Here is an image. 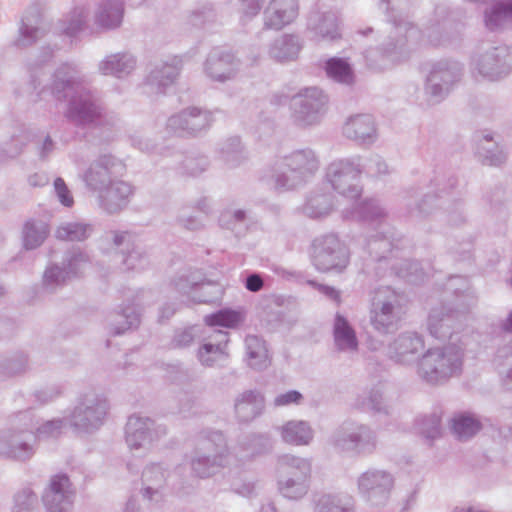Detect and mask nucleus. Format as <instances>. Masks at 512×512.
I'll use <instances>...</instances> for the list:
<instances>
[{
	"instance_id": "1a4fd4ad",
	"label": "nucleus",
	"mask_w": 512,
	"mask_h": 512,
	"mask_svg": "<svg viewBox=\"0 0 512 512\" xmlns=\"http://www.w3.org/2000/svg\"><path fill=\"white\" fill-rule=\"evenodd\" d=\"M297 15L295 0H273L266 10V25L280 29L290 23Z\"/></svg>"
},
{
	"instance_id": "473e14b6",
	"label": "nucleus",
	"mask_w": 512,
	"mask_h": 512,
	"mask_svg": "<svg viewBox=\"0 0 512 512\" xmlns=\"http://www.w3.org/2000/svg\"><path fill=\"white\" fill-rule=\"evenodd\" d=\"M465 221V215L460 205L456 207L454 211L449 214V222L452 225H460Z\"/></svg>"
},
{
	"instance_id": "c756f323",
	"label": "nucleus",
	"mask_w": 512,
	"mask_h": 512,
	"mask_svg": "<svg viewBox=\"0 0 512 512\" xmlns=\"http://www.w3.org/2000/svg\"><path fill=\"white\" fill-rule=\"evenodd\" d=\"M435 196L427 195L417 206V210L420 214L429 213L434 207Z\"/></svg>"
},
{
	"instance_id": "58836bf2",
	"label": "nucleus",
	"mask_w": 512,
	"mask_h": 512,
	"mask_svg": "<svg viewBox=\"0 0 512 512\" xmlns=\"http://www.w3.org/2000/svg\"><path fill=\"white\" fill-rule=\"evenodd\" d=\"M324 34H339L337 32V25L336 24H330V27H327L325 29Z\"/></svg>"
},
{
	"instance_id": "79ce46f5",
	"label": "nucleus",
	"mask_w": 512,
	"mask_h": 512,
	"mask_svg": "<svg viewBox=\"0 0 512 512\" xmlns=\"http://www.w3.org/2000/svg\"><path fill=\"white\" fill-rule=\"evenodd\" d=\"M82 114H84V109L79 111V117L81 118V120L85 121V116Z\"/></svg>"
},
{
	"instance_id": "393cba45",
	"label": "nucleus",
	"mask_w": 512,
	"mask_h": 512,
	"mask_svg": "<svg viewBox=\"0 0 512 512\" xmlns=\"http://www.w3.org/2000/svg\"><path fill=\"white\" fill-rule=\"evenodd\" d=\"M335 340L340 347H342L344 343H350L349 326L341 317H338L335 323Z\"/></svg>"
},
{
	"instance_id": "f8f14e48",
	"label": "nucleus",
	"mask_w": 512,
	"mask_h": 512,
	"mask_svg": "<svg viewBox=\"0 0 512 512\" xmlns=\"http://www.w3.org/2000/svg\"><path fill=\"white\" fill-rule=\"evenodd\" d=\"M451 429L459 440L466 441L482 429V423L475 414L464 412L454 415Z\"/></svg>"
},
{
	"instance_id": "6ab92c4d",
	"label": "nucleus",
	"mask_w": 512,
	"mask_h": 512,
	"mask_svg": "<svg viewBox=\"0 0 512 512\" xmlns=\"http://www.w3.org/2000/svg\"><path fill=\"white\" fill-rule=\"evenodd\" d=\"M375 446L376 439L371 429L362 425L354 431V453H371Z\"/></svg>"
},
{
	"instance_id": "c9c22d12",
	"label": "nucleus",
	"mask_w": 512,
	"mask_h": 512,
	"mask_svg": "<svg viewBox=\"0 0 512 512\" xmlns=\"http://www.w3.org/2000/svg\"><path fill=\"white\" fill-rule=\"evenodd\" d=\"M414 503L415 497L413 494H411L405 499L403 506L400 509V512H407Z\"/></svg>"
},
{
	"instance_id": "6e6552de",
	"label": "nucleus",
	"mask_w": 512,
	"mask_h": 512,
	"mask_svg": "<svg viewBox=\"0 0 512 512\" xmlns=\"http://www.w3.org/2000/svg\"><path fill=\"white\" fill-rule=\"evenodd\" d=\"M425 341L416 332L399 334L387 348V356L396 364L411 366L420 360L424 353Z\"/></svg>"
},
{
	"instance_id": "4468645a",
	"label": "nucleus",
	"mask_w": 512,
	"mask_h": 512,
	"mask_svg": "<svg viewBox=\"0 0 512 512\" xmlns=\"http://www.w3.org/2000/svg\"><path fill=\"white\" fill-rule=\"evenodd\" d=\"M477 152L484 164L498 166L505 162L506 153L493 141L491 134H483Z\"/></svg>"
},
{
	"instance_id": "f03ea898",
	"label": "nucleus",
	"mask_w": 512,
	"mask_h": 512,
	"mask_svg": "<svg viewBox=\"0 0 512 512\" xmlns=\"http://www.w3.org/2000/svg\"><path fill=\"white\" fill-rule=\"evenodd\" d=\"M443 302L431 308L426 322L427 331L437 340L451 339L461 327V318L476 304L468 280L451 276L444 284Z\"/></svg>"
},
{
	"instance_id": "4be33fe9",
	"label": "nucleus",
	"mask_w": 512,
	"mask_h": 512,
	"mask_svg": "<svg viewBox=\"0 0 512 512\" xmlns=\"http://www.w3.org/2000/svg\"><path fill=\"white\" fill-rule=\"evenodd\" d=\"M56 235L61 240H83L87 236V227L82 224H68L58 228Z\"/></svg>"
},
{
	"instance_id": "dca6fc26",
	"label": "nucleus",
	"mask_w": 512,
	"mask_h": 512,
	"mask_svg": "<svg viewBox=\"0 0 512 512\" xmlns=\"http://www.w3.org/2000/svg\"><path fill=\"white\" fill-rule=\"evenodd\" d=\"M441 418L433 413L428 416L418 417L415 420L416 430L428 440H434L441 435Z\"/></svg>"
},
{
	"instance_id": "cd10ccee",
	"label": "nucleus",
	"mask_w": 512,
	"mask_h": 512,
	"mask_svg": "<svg viewBox=\"0 0 512 512\" xmlns=\"http://www.w3.org/2000/svg\"><path fill=\"white\" fill-rule=\"evenodd\" d=\"M302 395L298 391L292 390L288 391L284 394L279 395L275 399V405L277 406H285L289 404H297L301 401Z\"/></svg>"
},
{
	"instance_id": "ea45409f",
	"label": "nucleus",
	"mask_w": 512,
	"mask_h": 512,
	"mask_svg": "<svg viewBox=\"0 0 512 512\" xmlns=\"http://www.w3.org/2000/svg\"><path fill=\"white\" fill-rule=\"evenodd\" d=\"M428 36L430 38L431 43L434 44V45H439V44H442L444 42V40L432 38V34H429Z\"/></svg>"
},
{
	"instance_id": "b1692460",
	"label": "nucleus",
	"mask_w": 512,
	"mask_h": 512,
	"mask_svg": "<svg viewBox=\"0 0 512 512\" xmlns=\"http://www.w3.org/2000/svg\"><path fill=\"white\" fill-rule=\"evenodd\" d=\"M250 358H261L264 362L268 360V351L262 341L253 337L247 340Z\"/></svg>"
},
{
	"instance_id": "a19ab883",
	"label": "nucleus",
	"mask_w": 512,
	"mask_h": 512,
	"mask_svg": "<svg viewBox=\"0 0 512 512\" xmlns=\"http://www.w3.org/2000/svg\"><path fill=\"white\" fill-rule=\"evenodd\" d=\"M368 33H373V29H372V28H368V29H366V30H359V31L357 32V34H362V35H366V34H368Z\"/></svg>"
},
{
	"instance_id": "2f4dec72",
	"label": "nucleus",
	"mask_w": 512,
	"mask_h": 512,
	"mask_svg": "<svg viewBox=\"0 0 512 512\" xmlns=\"http://www.w3.org/2000/svg\"><path fill=\"white\" fill-rule=\"evenodd\" d=\"M69 483V479L66 476H60L51 482V490L55 494H61L62 488L66 487Z\"/></svg>"
},
{
	"instance_id": "aec40b11",
	"label": "nucleus",
	"mask_w": 512,
	"mask_h": 512,
	"mask_svg": "<svg viewBox=\"0 0 512 512\" xmlns=\"http://www.w3.org/2000/svg\"><path fill=\"white\" fill-rule=\"evenodd\" d=\"M395 269L399 277L413 284L420 283L425 276L423 267L417 261L403 260Z\"/></svg>"
},
{
	"instance_id": "423d86ee",
	"label": "nucleus",
	"mask_w": 512,
	"mask_h": 512,
	"mask_svg": "<svg viewBox=\"0 0 512 512\" xmlns=\"http://www.w3.org/2000/svg\"><path fill=\"white\" fill-rule=\"evenodd\" d=\"M463 66L451 59H442L431 64L426 78L425 93L431 104L443 101L460 82Z\"/></svg>"
},
{
	"instance_id": "9b49d317",
	"label": "nucleus",
	"mask_w": 512,
	"mask_h": 512,
	"mask_svg": "<svg viewBox=\"0 0 512 512\" xmlns=\"http://www.w3.org/2000/svg\"><path fill=\"white\" fill-rule=\"evenodd\" d=\"M378 128L371 114L354 115V144L369 147L378 140Z\"/></svg>"
},
{
	"instance_id": "e433bc0d",
	"label": "nucleus",
	"mask_w": 512,
	"mask_h": 512,
	"mask_svg": "<svg viewBox=\"0 0 512 512\" xmlns=\"http://www.w3.org/2000/svg\"><path fill=\"white\" fill-rule=\"evenodd\" d=\"M322 291L323 293H325L327 296H329L330 298L338 301L339 300V294L336 290H334L333 288H329V287H323L322 288Z\"/></svg>"
},
{
	"instance_id": "7ed1b4c3",
	"label": "nucleus",
	"mask_w": 512,
	"mask_h": 512,
	"mask_svg": "<svg viewBox=\"0 0 512 512\" xmlns=\"http://www.w3.org/2000/svg\"><path fill=\"white\" fill-rule=\"evenodd\" d=\"M464 348L458 343L429 348L418 361L417 374L428 384L438 385L462 371Z\"/></svg>"
},
{
	"instance_id": "c85d7f7f",
	"label": "nucleus",
	"mask_w": 512,
	"mask_h": 512,
	"mask_svg": "<svg viewBox=\"0 0 512 512\" xmlns=\"http://www.w3.org/2000/svg\"><path fill=\"white\" fill-rule=\"evenodd\" d=\"M46 237L45 233L36 234L32 230H28L25 235V246L27 248H34L37 245L41 244Z\"/></svg>"
},
{
	"instance_id": "f257e3e1",
	"label": "nucleus",
	"mask_w": 512,
	"mask_h": 512,
	"mask_svg": "<svg viewBox=\"0 0 512 512\" xmlns=\"http://www.w3.org/2000/svg\"><path fill=\"white\" fill-rule=\"evenodd\" d=\"M408 0H381L390 30L380 49L368 50L365 59L375 71H384L406 61L421 38L420 30L403 14Z\"/></svg>"
},
{
	"instance_id": "ddd939ff",
	"label": "nucleus",
	"mask_w": 512,
	"mask_h": 512,
	"mask_svg": "<svg viewBox=\"0 0 512 512\" xmlns=\"http://www.w3.org/2000/svg\"><path fill=\"white\" fill-rule=\"evenodd\" d=\"M357 214L359 220L367 222L374 226H379L385 220L386 210L374 198L364 199L356 204L354 203V215Z\"/></svg>"
},
{
	"instance_id": "2eb2a0df",
	"label": "nucleus",
	"mask_w": 512,
	"mask_h": 512,
	"mask_svg": "<svg viewBox=\"0 0 512 512\" xmlns=\"http://www.w3.org/2000/svg\"><path fill=\"white\" fill-rule=\"evenodd\" d=\"M282 437L284 441L295 445H306L312 437L310 426L303 421H290L282 428Z\"/></svg>"
},
{
	"instance_id": "4c0bfd02",
	"label": "nucleus",
	"mask_w": 512,
	"mask_h": 512,
	"mask_svg": "<svg viewBox=\"0 0 512 512\" xmlns=\"http://www.w3.org/2000/svg\"><path fill=\"white\" fill-rule=\"evenodd\" d=\"M219 351L218 347H214L213 345H210V344H206L203 346V348L201 349L200 351V355L201 357H203V354H209V353H212V352H217Z\"/></svg>"
},
{
	"instance_id": "412c9836",
	"label": "nucleus",
	"mask_w": 512,
	"mask_h": 512,
	"mask_svg": "<svg viewBox=\"0 0 512 512\" xmlns=\"http://www.w3.org/2000/svg\"><path fill=\"white\" fill-rule=\"evenodd\" d=\"M326 72L329 77L342 82L349 77L350 66L342 59L332 58L326 64Z\"/></svg>"
},
{
	"instance_id": "a878e982",
	"label": "nucleus",
	"mask_w": 512,
	"mask_h": 512,
	"mask_svg": "<svg viewBox=\"0 0 512 512\" xmlns=\"http://www.w3.org/2000/svg\"><path fill=\"white\" fill-rule=\"evenodd\" d=\"M364 405L375 412H388L383 396L378 391L372 392Z\"/></svg>"
},
{
	"instance_id": "37998d69",
	"label": "nucleus",
	"mask_w": 512,
	"mask_h": 512,
	"mask_svg": "<svg viewBox=\"0 0 512 512\" xmlns=\"http://www.w3.org/2000/svg\"><path fill=\"white\" fill-rule=\"evenodd\" d=\"M353 345H354V347L356 346V341H355V340H354V342H353Z\"/></svg>"
},
{
	"instance_id": "72a5a7b5",
	"label": "nucleus",
	"mask_w": 512,
	"mask_h": 512,
	"mask_svg": "<svg viewBox=\"0 0 512 512\" xmlns=\"http://www.w3.org/2000/svg\"><path fill=\"white\" fill-rule=\"evenodd\" d=\"M499 328L504 333L512 334V308L507 312L506 316L500 320Z\"/></svg>"
},
{
	"instance_id": "20e7f679",
	"label": "nucleus",
	"mask_w": 512,
	"mask_h": 512,
	"mask_svg": "<svg viewBox=\"0 0 512 512\" xmlns=\"http://www.w3.org/2000/svg\"><path fill=\"white\" fill-rule=\"evenodd\" d=\"M407 297L389 286L375 290L372 298L371 323L380 333H389L398 328L407 311Z\"/></svg>"
},
{
	"instance_id": "f704fd0d",
	"label": "nucleus",
	"mask_w": 512,
	"mask_h": 512,
	"mask_svg": "<svg viewBox=\"0 0 512 512\" xmlns=\"http://www.w3.org/2000/svg\"><path fill=\"white\" fill-rule=\"evenodd\" d=\"M452 512H490L488 510L480 509L477 506L462 504L454 507Z\"/></svg>"
},
{
	"instance_id": "a211bd4d",
	"label": "nucleus",
	"mask_w": 512,
	"mask_h": 512,
	"mask_svg": "<svg viewBox=\"0 0 512 512\" xmlns=\"http://www.w3.org/2000/svg\"><path fill=\"white\" fill-rule=\"evenodd\" d=\"M242 321L239 312L224 309L205 317V323L208 326H222L226 328H234Z\"/></svg>"
},
{
	"instance_id": "39448f33",
	"label": "nucleus",
	"mask_w": 512,
	"mask_h": 512,
	"mask_svg": "<svg viewBox=\"0 0 512 512\" xmlns=\"http://www.w3.org/2000/svg\"><path fill=\"white\" fill-rule=\"evenodd\" d=\"M471 71L475 77L495 82L512 72V53L506 45L482 43L471 58Z\"/></svg>"
},
{
	"instance_id": "bb28decb",
	"label": "nucleus",
	"mask_w": 512,
	"mask_h": 512,
	"mask_svg": "<svg viewBox=\"0 0 512 512\" xmlns=\"http://www.w3.org/2000/svg\"><path fill=\"white\" fill-rule=\"evenodd\" d=\"M54 186L61 203L65 206H71L73 204V198L70 196L63 179L57 178L54 182Z\"/></svg>"
},
{
	"instance_id": "5701e85b",
	"label": "nucleus",
	"mask_w": 512,
	"mask_h": 512,
	"mask_svg": "<svg viewBox=\"0 0 512 512\" xmlns=\"http://www.w3.org/2000/svg\"><path fill=\"white\" fill-rule=\"evenodd\" d=\"M496 360L499 362L507 361V364L511 367L506 371H500L504 386L512 390V346L503 347L498 349L496 354Z\"/></svg>"
},
{
	"instance_id": "0eeeda50",
	"label": "nucleus",
	"mask_w": 512,
	"mask_h": 512,
	"mask_svg": "<svg viewBox=\"0 0 512 512\" xmlns=\"http://www.w3.org/2000/svg\"><path fill=\"white\" fill-rule=\"evenodd\" d=\"M395 486V477L386 470L371 469L358 478L359 493L373 506L385 505Z\"/></svg>"
},
{
	"instance_id": "f3484780",
	"label": "nucleus",
	"mask_w": 512,
	"mask_h": 512,
	"mask_svg": "<svg viewBox=\"0 0 512 512\" xmlns=\"http://www.w3.org/2000/svg\"><path fill=\"white\" fill-rule=\"evenodd\" d=\"M365 172L370 176L385 175L389 173L388 165L378 155L370 158H357V163L354 162V172Z\"/></svg>"
},
{
	"instance_id": "9d476101",
	"label": "nucleus",
	"mask_w": 512,
	"mask_h": 512,
	"mask_svg": "<svg viewBox=\"0 0 512 512\" xmlns=\"http://www.w3.org/2000/svg\"><path fill=\"white\" fill-rule=\"evenodd\" d=\"M484 22L490 31H498L512 24V0H499L486 9Z\"/></svg>"
},
{
	"instance_id": "7c9ffc66",
	"label": "nucleus",
	"mask_w": 512,
	"mask_h": 512,
	"mask_svg": "<svg viewBox=\"0 0 512 512\" xmlns=\"http://www.w3.org/2000/svg\"><path fill=\"white\" fill-rule=\"evenodd\" d=\"M263 286V281L258 275H251L247 278L246 288L250 291L256 292Z\"/></svg>"
}]
</instances>
